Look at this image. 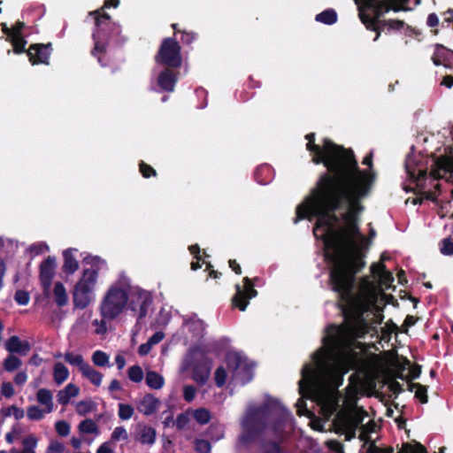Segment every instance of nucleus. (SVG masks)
Instances as JSON below:
<instances>
[{"instance_id":"53","label":"nucleus","mask_w":453,"mask_h":453,"mask_svg":"<svg viewBox=\"0 0 453 453\" xmlns=\"http://www.w3.org/2000/svg\"><path fill=\"white\" fill-rule=\"evenodd\" d=\"M195 448L198 453H209L211 450V445L209 441L205 440H196Z\"/></svg>"},{"instance_id":"34","label":"nucleus","mask_w":453,"mask_h":453,"mask_svg":"<svg viewBox=\"0 0 453 453\" xmlns=\"http://www.w3.org/2000/svg\"><path fill=\"white\" fill-rule=\"evenodd\" d=\"M398 453H427L426 449L420 443L412 441L403 443Z\"/></svg>"},{"instance_id":"1","label":"nucleus","mask_w":453,"mask_h":453,"mask_svg":"<svg viewBox=\"0 0 453 453\" xmlns=\"http://www.w3.org/2000/svg\"><path fill=\"white\" fill-rule=\"evenodd\" d=\"M313 138L314 134L306 135L312 161L323 163L331 175H322L311 195L297 206L295 222L318 218L313 233L322 240L325 257L332 263L331 283L339 295L345 323L326 329L322 347L302 369L299 392L302 397L316 402L326 418L341 408L334 420V430L349 441L367 414L357 406V385L348 386L342 405L338 388L343 376L362 360L365 345L357 339L369 333L370 324L382 322V306L392 298L384 290L391 287L394 278L383 264H374L371 269L378 285L365 279L354 289L353 276L364 265L362 251L367 245L358 231V215L374 177L370 170L357 168L350 150L328 139L314 144Z\"/></svg>"},{"instance_id":"57","label":"nucleus","mask_w":453,"mask_h":453,"mask_svg":"<svg viewBox=\"0 0 453 453\" xmlns=\"http://www.w3.org/2000/svg\"><path fill=\"white\" fill-rule=\"evenodd\" d=\"M326 445L328 447L329 449L332 451H334L336 453H344L343 446L342 443L335 440H329L326 441Z\"/></svg>"},{"instance_id":"5","label":"nucleus","mask_w":453,"mask_h":453,"mask_svg":"<svg viewBox=\"0 0 453 453\" xmlns=\"http://www.w3.org/2000/svg\"><path fill=\"white\" fill-rule=\"evenodd\" d=\"M129 280L120 278L104 294L100 305V314L104 319L112 320L120 315L127 305Z\"/></svg>"},{"instance_id":"48","label":"nucleus","mask_w":453,"mask_h":453,"mask_svg":"<svg viewBox=\"0 0 453 453\" xmlns=\"http://www.w3.org/2000/svg\"><path fill=\"white\" fill-rule=\"evenodd\" d=\"M440 251L445 256H450L453 254V242L449 238H445L441 241Z\"/></svg>"},{"instance_id":"38","label":"nucleus","mask_w":453,"mask_h":453,"mask_svg":"<svg viewBox=\"0 0 453 453\" xmlns=\"http://www.w3.org/2000/svg\"><path fill=\"white\" fill-rule=\"evenodd\" d=\"M21 365L22 361L13 355H9L4 361V368L7 372H13L19 368Z\"/></svg>"},{"instance_id":"8","label":"nucleus","mask_w":453,"mask_h":453,"mask_svg":"<svg viewBox=\"0 0 453 453\" xmlns=\"http://www.w3.org/2000/svg\"><path fill=\"white\" fill-rule=\"evenodd\" d=\"M180 48L174 40L165 39L161 44L157 62L167 67H179L181 64Z\"/></svg>"},{"instance_id":"26","label":"nucleus","mask_w":453,"mask_h":453,"mask_svg":"<svg viewBox=\"0 0 453 453\" xmlns=\"http://www.w3.org/2000/svg\"><path fill=\"white\" fill-rule=\"evenodd\" d=\"M211 368L208 364L197 365L193 373V380L201 385L204 384L209 379Z\"/></svg>"},{"instance_id":"4","label":"nucleus","mask_w":453,"mask_h":453,"mask_svg":"<svg viewBox=\"0 0 453 453\" xmlns=\"http://www.w3.org/2000/svg\"><path fill=\"white\" fill-rule=\"evenodd\" d=\"M357 5L359 18L368 27L377 30L379 19L388 11H407L408 0H354Z\"/></svg>"},{"instance_id":"6","label":"nucleus","mask_w":453,"mask_h":453,"mask_svg":"<svg viewBox=\"0 0 453 453\" xmlns=\"http://www.w3.org/2000/svg\"><path fill=\"white\" fill-rule=\"evenodd\" d=\"M226 364L232 372V380L236 383L245 384L252 379V366L237 352H230Z\"/></svg>"},{"instance_id":"28","label":"nucleus","mask_w":453,"mask_h":453,"mask_svg":"<svg viewBox=\"0 0 453 453\" xmlns=\"http://www.w3.org/2000/svg\"><path fill=\"white\" fill-rule=\"evenodd\" d=\"M53 295L55 302L58 306H65L68 303V296L65 286L57 282L54 286Z\"/></svg>"},{"instance_id":"32","label":"nucleus","mask_w":453,"mask_h":453,"mask_svg":"<svg viewBox=\"0 0 453 453\" xmlns=\"http://www.w3.org/2000/svg\"><path fill=\"white\" fill-rule=\"evenodd\" d=\"M0 413L4 417H13L16 420H19L25 416L24 410L17 407L16 405H11L4 408L0 411Z\"/></svg>"},{"instance_id":"50","label":"nucleus","mask_w":453,"mask_h":453,"mask_svg":"<svg viewBox=\"0 0 453 453\" xmlns=\"http://www.w3.org/2000/svg\"><path fill=\"white\" fill-rule=\"evenodd\" d=\"M106 319H104L102 317V319L98 320L96 319L93 321V326L95 327V333L96 334H103L106 332L107 326H106Z\"/></svg>"},{"instance_id":"3","label":"nucleus","mask_w":453,"mask_h":453,"mask_svg":"<svg viewBox=\"0 0 453 453\" xmlns=\"http://www.w3.org/2000/svg\"><path fill=\"white\" fill-rule=\"evenodd\" d=\"M84 261L90 267L83 270L73 290V304L81 309L95 301L98 270L104 265V261L96 256H88Z\"/></svg>"},{"instance_id":"30","label":"nucleus","mask_w":453,"mask_h":453,"mask_svg":"<svg viewBox=\"0 0 453 453\" xmlns=\"http://www.w3.org/2000/svg\"><path fill=\"white\" fill-rule=\"evenodd\" d=\"M26 414L28 419L39 421L42 420L46 414H50V412L46 411L44 408H40L37 405H31L27 407Z\"/></svg>"},{"instance_id":"64","label":"nucleus","mask_w":453,"mask_h":453,"mask_svg":"<svg viewBox=\"0 0 453 453\" xmlns=\"http://www.w3.org/2000/svg\"><path fill=\"white\" fill-rule=\"evenodd\" d=\"M426 24L430 27H437L439 24V18L435 13H430L426 19Z\"/></svg>"},{"instance_id":"25","label":"nucleus","mask_w":453,"mask_h":453,"mask_svg":"<svg viewBox=\"0 0 453 453\" xmlns=\"http://www.w3.org/2000/svg\"><path fill=\"white\" fill-rule=\"evenodd\" d=\"M146 384L152 389H160L165 384L162 375L154 371H148L145 377Z\"/></svg>"},{"instance_id":"11","label":"nucleus","mask_w":453,"mask_h":453,"mask_svg":"<svg viewBox=\"0 0 453 453\" xmlns=\"http://www.w3.org/2000/svg\"><path fill=\"white\" fill-rule=\"evenodd\" d=\"M244 286L242 288L239 285L236 286V294L233 298V302L236 307L241 311H245L249 300L257 296V291L253 288V286L249 278H244Z\"/></svg>"},{"instance_id":"15","label":"nucleus","mask_w":453,"mask_h":453,"mask_svg":"<svg viewBox=\"0 0 453 453\" xmlns=\"http://www.w3.org/2000/svg\"><path fill=\"white\" fill-rule=\"evenodd\" d=\"M177 81L176 74L169 68L160 72L157 76V84L162 90L172 92Z\"/></svg>"},{"instance_id":"13","label":"nucleus","mask_w":453,"mask_h":453,"mask_svg":"<svg viewBox=\"0 0 453 453\" xmlns=\"http://www.w3.org/2000/svg\"><path fill=\"white\" fill-rule=\"evenodd\" d=\"M56 259L49 257L40 266V280L44 291H48L50 288L51 280L55 275Z\"/></svg>"},{"instance_id":"19","label":"nucleus","mask_w":453,"mask_h":453,"mask_svg":"<svg viewBox=\"0 0 453 453\" xmlns=\"http://www.w3.org/2000/svg\"><path fill=\"white\" fill-rule=\"evenodd\" d=\"M36 401L42 405L46 411L51 413L54 411L53 395L50 389L40 388L36 392Z\"/></svg>"},{"instance_id":"14","label":"nucleus","mask_w":453,"mask_h":453,"mask_svg":"<svg viewBox=\"0 0 453 453\" xmlns=\"http://www.w3.org/2000/svg\"><path fill=\"white\" fill-rule=\"evenodd\" d=\"M50 54V45H32L27 50L29 61L32 65L48 64Z\"/></svg>"},{"instance_id":"51","label":"nucleus","mask_w":453,"mask_h":453,"mask_svg":"<svg viewBox=\"0 0 453 453\" xmlns=\"http://www.w3.org/2000/svg\"><path fill=\"white\" fill-rule=\"evenodd\" d=\"M405 26V23L398 19H390L384 24V27L388 30H401Z\"/></svg>"},{"instance_id":"49","label":"nucleus","mask_w":453,"mask_h":453,"mask_svg":"<svg viewBox=\"0 0 453 453\" xmlns=\"http://www.w3.org/2000/svg\"><path fill=\"white\" fill-rule=\"evenodd\" d=\"M226 380V372L223 367H219L215 372V381L217 386L222 387Z\"/></svg>"},{"instance_id":"60","label":"nucleus","mask_w":453,"mask_h":453,"mask_svg":"<svg viewBox=\"0 0 453 453\" xmlns=\"http://www.w3.org/2000/svg\"><path fill=\"white\" fill-rule=\"evenodd\" d=\"M140 171H141L142 174L143 175V177H145V178H148L151 175H155V173H156L152 167H150V165H148L144 163H141Z\"/></svg>"},{"instance_id":"33","label":"nucleus","mask_w":453,"mask_h":453,"mask_svg":"<svg viewBox=\"0 0 453 453\" xmlns=\"http://www.w3.org/2000/svg\"><path fill=\"white\" fill-rule=\"evenodd\" d=\"M193 418L201 425H205L211 420V413L204 408L191 409Z\"/></svg>"},{"instance_id":"58","label":"nucleus","mask_w":453,"mask_h":453,"mask_svg":"<svg viewBox=\"0 0 453 453\" xmlns=\"http://www.w3.org/2000/svg\"><path fill=\"white\" fill-rule=\"evenodd\" d=\"M165 337L163 332L155 333L146 342L151 349L154 345L159 343Z\"/></svg>"},{"instance_id":"46","label":"nucleus","mask_w":453,"mask_h":453,"mask_svg":"<svg viewBox=\"0 0 453 453\" xmlns=\"http://www.w3.org/2000/svg\"><path fill=\"white\" fill-rule=\"evenodd\" d=\"M65 447L64 443L57 440H51L46 449V453H64Z\"/></svg>"},{"instance_id":"37","label":"nucleus","mask_w":453,"mask_h":453,"mask_svg":"<svg viewBox=\"0 0 453 453\" xmlns=\"http://www.w3.org/2000/svg\"><path fill=\"white\" fill-rule=\"evenodd\" d=\"M128 379L135 383H140L144 378V373L141 366L132 365L127 370Z\"/></svg>"},{"instance_id":"62","label":"nucleus","mask_w":453,"mask_h":453,"mask_svg":"<svg viewBox=\"0 0 453 453\" xmlns=\"http://www.w3.org/2000/svg\"><path fill=\"white\" fill-rule=\"evenodd\" d=\"M30 249L35 252V255H38L48 251L49 246L45 243H39L32 246Z\"/></svg>"},{"instance_id":"20","label":"nucleus","mask_w":453,"mask_h":453,"mask_svg":"<svg viewBox=\"0 0 453 453\" xmlns=\"http://www.w3.org/2000/svg\"><path fill=\"white\" fill-rule=\"evenodd\" d=\"M77 252L75 249H68L64 251L63 256L65 258L64 271L67 273H73L79 268L78 261L74 254Z\"/></svg>"},{"instance_id":"63","label":"nucleus","mask_w":453,"mask_h":453,"mask_svg":"<svg viewBox=\"0 0 453 453\" xmlns=\"http://www.w3.org/2000/svg\"><path fill=\"white\" fill-rule=\"evenodd\" d=\"M98 14H99V11L91 12V15L95 16L96 25L97 27H99L101 25V23H103L104 21L110 19V16L108 14L104 13V14H102L101 16H99Z\"/></svg>"},{"instance_id":"18","label":"nucleus","mask_w":453,"mask_h":453,"mask_svg":"<svg viewBox=\"0 0 453 453\" xmlns=\"http://www.w3.org/2000/svg\"><path fill=\"white\" fill-rule=\"evenodd\" d=\"M80 388L75 384L69 383L63 389L59 390L57 395L58 403L62 405L67 404L72 398L78 396Z\"/></svg>"},{"instance_id":"16","label":"nucleus","mask_w":453,"mask_h":453,"mask_svg":"<svg viewBox=\"0 0 453 453\" xmlns=\"http://www.w3.org/2000/svg\"><path fill=\"white\" fill-rule=\"evenodd\" d=\"M5 349L10 353H17L19 355H27L30 350L28 342L21 341L18 336H12L4 344Z\"/></svg>"},{"instance_id":"23","label":"nucleus","mask_w":453,"mask_h":453,"mask_svg":"<svg viewBox=\"0 0 453 453\" xmlns=\"http://www.w3.org/2000/svg\"><path fill=\"white\" fill-rule=\"evenodd\" d=\"M137 440L142 444L152 445L156 440L155 429L146 426L140 427Z\"/></svg>"},{"instance_id":"29","label":"nucleus","mask_w":453,"mask_h":453,"mask_svg":"<svg viewBox=\"0 0 453 453\" xmlns=\"http://www.w3.org/2000/svg\"><path fill=\"white\" fill-rule=\"evenodd\" d=\"M37 443V438L33 434H29L22 441L23 449L21 450L12 449V453H35Z\"/></svg>"},{"instance_id":"22","label":"nucleus","mask_w":453,"mask_h":453,"mask_svg":"<svg viewBox=\"0 0 453 453\" xmlns=\"http://www.w3.org/2000/svg\"><path fill=\"white\" fill-rule=\"evenodd\" d=\"M184 326L196 336L203 334L205 329L204 323L196 316H193L185 321Z\"/></svg>"},{"instance_id":"47","label":"nucleus","mask_w":453,"mask_h":453,"mask_svg":"<svg viewBox=\"0 0 453 453\" xmlns=\"http://www.w3.org/2000/svg\"><path fill=\"white\" fill-rule=\"evenodd\" d=\"M93 409V404L90 401H81L76 404V411L80 415H86Z\"/></svg>"},{"instance_id":"35","label":"nucleus","mask_w":453,"mask_h":453,"mask_svg":"<svg viewBox=\"0 0 453 453\" xmlns=\"http://www.w3.org/2000/svg\"><path fill=\"white\" fill-rule=\"evenodd\" d=\"M409 390L415 393V396L422 403L427 402L426 388L418 383H410Z\"/></svg>"},{"instance_id":"55","label":"nucleus","mask_w":453,"mask_h":453,"mask_svg":"<svg viewBox=\"0 0 453 453\" xmlns=\"http://www.w3.org/2000/svg\"><path fill=\"white\" fill-rule=\"evenodd\" d=\"M114 449L115 444L111 441H108L98 447L96 453H114Z\"/></svg>"},{"instance_id":"12","label":"nucleus","mask_w":453,"mask_h":453,"mask_svg":"<svg viewBox=\"0 0 453 453\" xmlns=\"http://www.w3.org/2000/svg\"><path fill=\"white\" fill-rule=\"evenodd\" d=\"M23 27V22H17L12 28H9L5 23L2 24V30L11 40L16 53L23 52L27 43L20 35V31Z\"/></svg>"},{"instance_id":"31","label":"nucleus","mask_w":453,"mask_h":453,"mask_svg":"<svg viewBox=\"0 0 453 453\" xmlns=\"http://www.w3.org/2000/svg\"><path fill=\"white\" fill-rule=\"evenodd\" d=\"M79 430L81 433L86 434H94L95 436L99 434V428L92 419L81 421L79 425Z\"/></svg>"},{"instance_id":"56","label":"nucleus","mask_w":453,"mask_h":453,"mask_svg":"<svg viewBox=\"0 0 453 453\" xmlns=\"http://www.w3.org/2000/svg\"><path fill=\"white\" fill-rule=\"evenodd\" d=\"M196 396V388L193 386L187 385L183 388V397L187 402H192Z\"/></svg>"},{"instance_id":"24","label":"nucleus","mask_w":453,"mask_h":453,"mask_svg":"<svg viewBox=\"0 0 453 453\" xmlns=\"http://www.w3.org/2000/svg\"><path fill=\"white\" fill-rule=\"evenodd\" d=\"M81 373L84 378L88 380L93 385L99 387L103 381V374L94 369L91 365H88Z\"/></svg>"},{"instance_id":"45","label":"nucleus","mask_w":453,"mask_h":453,"mask_svg":"<svg viewBox=\"0 0 453 453\" xmlns=\"http://www.w3.org/2000/svg\"><path fill=\"white\" fill-rule=\"evenodd\" d=\"M55 429L60 436L65 437V436L69 435L70 431H71V426L66 421L59 420V421L56 422Z\"/></svg>"},{"instance_id":"2","label":"nucleus","mask_w":453,"mask_h":453,"mask_svg":"<svg viewBox=\"0 0 453 453\" xmlns=\"http://www.w3.org/2000/svg\"><path fill=\"white\" fill-rule=\"evenodd\" d=\"M405 169L408 176L420 189L421 195L430 200H435V191L440 184L439 179L446 178L453 173V157H428L421 154H411L407 157Z\"/></svg>"},{"instance_id":"61","label":"nucleus","mask_w":453,"mask_h":453,"mask_svg":"<svg viewBox=\"0 0 453 453\" xmlns=\"http://www.w3.org/2000/svg\"><path fill=\"white\" fill-rule=\"evenodd\" d=\"M366 453H393V449L391 448L381 449L372 443L369 445Z\"/></svg>"},{"instance_id":"59","label":"nucleus","mask_w":453,"mask_h":453,"mask_svg":"<svg viewBox=\"0 0 453 453\" xmlns=\"http://www.w3.org/2000/svg\"><path fill=\"white\" fill-rule=\"evenodd\" d=\"M27 373L26 371H19L13 378L14 383L18 386H23L27 380Z\"/></svg>"},{"instance_id":"52","label":"nucleus","mask_w":453,"mask_h":453,"mask_svg":"<svg viewBox=\"0 0 453 453\" xmlns=\"http://www.w3.org/2000/svg\"><path fill=\"white\" fill-rule=\"evenodd\" d=\"M189 250H190L191 254H193L195 256V258H196V261H193L191 263V269L192 270H197L198 268L201 267V265L199 263L200 249H199V247L197 245H192V246L189 247Z\"/></svg>"},{"instance_id":"17","label":"nucleus","mask_w":453,"mask_h":453,"mask_svg":"<svg viewBox=\"0 0 453 453\" xmlns=\"http://www.w3.org/2000/svg\"><path fill=\"white\" fill-rule=\"evenodd\" d=\"M160 402L151 395H146L137 404V410L144 415L153 414L159 407Z\"/></svg>"},{"instance_id":"39","label":"nucleus","mask_w":453,"mask_h":453,"mask_svg":"<svg viewBox=\"0 0 453 453\" xmlns=\"http://www.w3.org/2000/svg\"><path fill=\"white\" fill-rule=\"evenodd\" d=\"M376 428V423L370 420L366 425L361 427V432L359 434L360 440L365 441V443H368L371 441L369 434L375 432Z\"/></svg>"},{"instance_id":"21","label":"nucleus","mask_w":453,"mask_h":453,"mask_svg":"<svg viewBox=\"0 0 453 453\" xmlns=\"http://www.w3.org/2000/svg\"><path fill=\"white\" fill-rule=\"evenodd\" d=\"M68 368L61 362H57L53 366V380L57 385L63 384L68 378Z\"/></svg>"},{"instance_id":"41","label":"nucleus","mask_w":453,"mask_h":453,"mask_svg":"<svg viewBox=\"0 0 453 453\" xmlns=\"http://www.w3.org/2000/svg\"><path fill=\"white\" fill-rule=\"evenodd\" d=\"M118 414L120 419L127 420L132 418L134 412V409L132 405L127 403H119Z\"/></svg>"},{"instance_id":"54","label":"nucleus","mask_w":453,"mask_h":453,"mask_svg":"<svg viewBox=\"0 0 453 453\" xmlns=\"http://www.w3.org/2000/svg\"><path fill=\"white\" fill-rule=\"evenodd\" d=\"M15 301L20 305H26L29 302V295L27 292L23 290H19L15 293Z\"/></svg>"},{"instance_id":"36","label":"nucleus","mask_w":453,"mask_h":453,"mask_svg":"<svg viewBox=\"0 0 453 453\" xmlns=\"http://www.w3.org/2000/svg\"><path fill=\"white\" fill-rule=\"evenodd\" d=\"M91 359L95 365L104 367L109 365L110 357L108 354L102 350H96L92 354Z\"/></svg>"},{"instance_id":"9","label":"nucleus","mask_w":453,"mask_h":453,"mask_svg":"<svg viewBox=\"0 0 453 453\" xmlns=\"http://www.w3.org/2000/svg\"><path fill=\"white\" fill-rule=\"evenodd\" d=\"M264 411L261 408H250L242 421V426L243 434L241 436L242 441H247L250 434L259 431L263 427Z\"/></svg>"},{"instance_id":"42","label":"nucleus","mask_w":453,"mask_h":453,"mask_svg":"<svg viewBox=\"0 0 453 453\" xmlns=\"http://www.w3.org/2000/svg\"><path fill=\"white\" fill-rule=\"evenodd\" d=\"M127 430L123 426H118L113 430L111 441L114 443V441H127Z\"/></svg>"},{"instance_id":"43","label":"nucleus","mask_w":453,"mask_h":453,"mask_svg":"<svg viewBox=\"0 0 453 453\" xmlns=\"http://www.w3.org/2000/svg\"><path fill=\"white\" fill-rule=\"evenodd\" d=\"M191 418H193L191 409H188L184 413L179 415L176 418V425L178 428H184Z\"/></svg>"},{"instance_id":"7","label":"nucleus","mask_w":453,"mask_h":453,"mask_svg":"<svg viewBox=\"0 0 453 453\" xmlns=\"http://www.w3.org/2000/svg\"><path fill=\"white\" fill-rule=\"evenodd\" d=\"M151 302V296L148 291L129 285L127 306H128L131 311L137 312L138 319L146 316L148 307L150 305Z\"/></svg>"},{"instance_id":"40","label":"nucleus","mask_w":453,"mask_h":453,"mask_svg":"<svg viewBox=\"0 0 453 453\" xmlns=\"http://www.w3.org/2000/svg\"><path fill=\"white\" fill-rule=\"evenodd\" d=\"M337 19L335 12L332 10L325 11L316 16V20L325 24H334Z\"/></svg>"},{"instance_id":"10","label":"nucleus","mask_w":453,"mask_h":453,"mask_svg":"<svg viewBox=\"0 0 453 453\" xmlns=\"http://www.w3.org/2000/svg\"><path fill=\"white\" fill-rule=\"evenodd\" d=\"M433 61L437 65H443L447 66L453 65V50H450L441 45L436 46L433 56ZM441 84L445 87L451 88L453 86V75H446L443 78Z\"/></svg>"},{"instance_id":"27","label":"nucleus","mask_w":453,"mask_h":453,"mask_svg":"<svg viewBox=\"0 0 453 453\" xmlns=\"http://www.w3.org/2000/svg\"><path fill=\"white\" fill-rule=\"evenodd\" d=\"M64 359L71 365L77 366L79 371L81 372L88 364L85 362L81 354L72 351H67L64 354Z\"/></svg>"},{"instance_id":"44","label":"nucleus","mask_w":453,"mask_h":453,"mask_svg":"<svg viewBox=\"0 0 453 453\" xmlns=\"http://www.w3.org/2000/svg\"><path fill=\"white\" fill-rule=\"evenodd\" d=\"M0 394L3 397L10 399L15 395V389L9 381H4L1 385Z\"/></svg>"}]
</instances>
